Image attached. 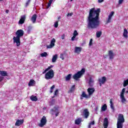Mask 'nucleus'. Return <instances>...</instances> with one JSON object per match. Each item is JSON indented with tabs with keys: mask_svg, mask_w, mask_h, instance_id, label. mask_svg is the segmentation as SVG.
<instances>
[{
	"mask_svg": "<svg viewBox=\"0 0 128 128\" xmlns=\"http://www.w3.org/2000/svg\"><path fill=\"white\" fill-rule=\"evenodd\" d=\"M66 56V54H60V58H62V60H64V56Z\"/></svg>",
	"mask_w": 128,
	"mask_h": 128,
	"instance_id": "e433bc0d",
	"label": "nucleus"
},
{
	"mask_svg": "<svg viewBox=\"0 0 128 128\" xmlns=\"http://www.w3.org/2000/svg\"><path fill=\"white\" fill-rule=\"evenodd\" d=\"M54 44H56V39L52 38L50 41V44L47 46V48H52L54 46Z\"/></svg>",
	"mask_w": 128,
	"mask_h": 128,
	"instance_id": "f8f14e48",
	"label": "nucleus"
},
{
	"mask_svg": "<svg viewBox=\"0 0 128 128\" xmlns=\"http://www.w3.org/2000/svg\"><path fill=\"white\" fill-rule=\"evenodd\" d=\"M123 36L124 38H128V32L126 28H124L123 32Z\"/></svg>",
	"mask_w": 128,
	"mask_h": 128,
	"instance_id": "a211bd4d",
	"label": "nucleus"
},
{
	"mask_svg": "<svg viewBox=\"0 0 128 128\" xmlns=\"http://www.w3.org/2000/svg\"><path fill=\"white\" fill-rule=\"evenodd\" d=\"M72 0H70V2H72Z\"/></svg>",
	"mask_w": 128,
	"mask_h": 128,
	"instance_id": "5fc2aeb1",
	"label": "nucleus"
},
{
	"mask_svg": "<svg viewBox=\"0 0 128 128\" xmlns=\"http://www.w3.org/2000/svg\"><path fill=\"white\" fill-rule=\"evenodd\" d=\"M124 122V118L122 114H120L118 118L117 128H122V124Z\"/></svg>",
	"mask_w": 128,
	"mask_h": 128,
	"instance_id": "20e7f679",
	"label": "nucleus"
},
{
	"mask_svg": "<svg viewBox=\"0 0 128 128\" xmlns=\"http://www.w3.org/2000/svg\"><path fill=\"white\" fill-rule=\"evenodd\" d=\"M72 16V13H68L67 14V16Z\"/></svg>",
	"mask_w": 128,
	"mask_h": 128,
	"instance_id": "de8ad7c7",
	"label": "nucleus"
},
{
	"mask_svg": "<svg viewBox=\"0 0 128 128\" xmlns=\"http://www.w3.org/2000/svg\"><path fill=\"white\" fill-rule=\"evenodd\" d=\"M124 2V0H118V4H122V2Z\"/></svg>",
	"mask_w": 128,
	"mask_h": 128,
	"instance_id": "79ce46f5",
	"label": "nucleus"
},
{
	"mask_svg": "<svg viewBox=\"0 0 128 128\" xmlns=\"http://www.w3.org/2000/svg\"><path fill=\"white\" fill-rule=\"evenodd\" d=\"M82 122V118H78L75 120V124H80Z\"/></svg>",
	"mask_w": 128,
	"mask_h": 128,
	"instance_id": "c85d7f7f",
	"label": "nucleus"
},
{
	"mask_svg": "<svg viewBox=\"0 0 128 128\" xmlns=\"http://www.w3.org/2000/svg\"><path fill=\"white\" fill-rule=\"evenodd\" d=\"M100 12V8L96 10L95 8H92L90 10L88 16V28H96L100 26V20H98Z\"/></svg>",
	"mask_w": 128,
	"mask_h": 128,
	"instance_id": "f257e3e1",
	"label": "nucleus"
},
{
	"mask_svg": "<svg viewBox=\"0 0 128 128\" xmlns=\"http://www.w3.org/2000/svg\"><path fill=\"white\" fill-rule=\"evenodd\" d=\"M24 32L22 30H18L16 32V36L13 38V42L14 44H16L17 46H20V38L24 36Z\"/></svg>",
	"mask_w": 128,
	"mask_h": 128,
	"instance_id": "f03ea898",
	"label": "nucleus"
},
{
	"mask_svg": "<svg viewBox=\"0 0 128 128\" xmlns=\"http://www.w3.org/2000/svg\"><path fill=\"white\" fill-rule=\"evenodd\" d=\"M36 17H37L36 14H34L32 16L31 18V20L33 24H34V22H36Z\"/></svg>",
	"mask_w": 128,
	"mask_h": 128,
	"instance_id": "b1692460",
	"label": "nucleus"
},
{
	"mask_svg": "<svg viewBox=\"0 0 128 128\" xmlns=\"http://www.w3.org/2000/svg\"><path fill=\"white\" fill-rule=\"evenodd\" d=\"M40 56H42V58H46V56H48V53L46 52H44L40 54Z\"/></svg>",
	"mask_w": 128,
	"mask_h": 128,
	"instance_id": "7c9ffc66",
	"label": "nucleus"
},
{
	"mask_svg": "<svg viewBox=\"0 0 128 128\" xmlns=\"http://www.w3.org/2000/svg\"><path fill=\"white\" fill-rule=\"evenodd\" d=\"M96 38H100V36H102V32H97L96 33Z\"/></svg>",
	"mask_w": 128,
	"mask_h": 128,
	"instance_id": "f704fd0d",
	"label": "nucleus"
},
{
	"mask_svg": "<svg viewBox=\"0 0 128 128\" xmlns=\"http://www.w3.org/2000/svg\"><path fill=\"white\" fill-rule=\"evenodd\" d=\"M58 109V107L54 108L51 111L52 114V116H58L60 114V110Z\"/></svg>",
	"mask_w": 128,
	"mask_h": 128,
	"instance_id": "0eeeda50",
	"label": "nucleus"
},
{
	"mask_svg": "<svg viewBox=\"0 0 128 128\" xmlns=\"http://www.w3.org/2000/svg\"><path fill=\"white\" fill-rule=\"evenodd\" d=\"M110 106L112 110H114V103H112V99H111L110 100Z\"/></svg>",
	"mask_w": 128,
	"mask_h": 128,
	"instance_id": "72a5a7b5",
	"label": "nucleus"
},
{
	"mask_svg": "<svg viewBox=\"0 0 128 128\" xmlns=\"http://www.w3.org/2000/svg\"><path fill=\"white\" fill-rule=\"evenodd\" d=\"M114 11L110 12V13L109 14L108 16V18L107 20V24H110V22H112V18L114 16Z\"/></svg>",
	"mask_w": 128,
	"mask_h": 128,
	"instance_id": "9b49d317",
	"label": "nucleus"
},
{
	"mask_svg": "<svg viewBox=\"0 0 128 128\" xmlns=\"http://www.w3.org/2000/svg\"><path fill=\"white\" fill-rule=\"evenodd\" d=\"M30 99L31 100H32V102H36V100H38V98H36V96H34V95L30 97Z\"/></svg>",
	"mask_w": 128,
	"mask_h": 128,
	"instance_id": "cd10ccee",
	"label": "nucleus"
},
{
	"mask_svg": "<svg viewBox=\"0 0 128 128\" xmlns=\"http://www.w3.org/2000/svg\"><path fill=\"white\" fill-rule=\"evenodd\" d=\"M104 2V0H98V2H99L100 4V2Z\"/></svg>",
	"mask_w": 128,
	"mask_h": 128,
	"instance_id": "8fccbe9b",
	"label": "nucleus"
},
{
	"mask_svg": "<svg viewBox=\"0 0 128 128\" xmlns=\"http://www.w3.org/2000/svg\"><path fill=\"white\" fill-rule=\"evenodd\" d=\"M106 56H106H106H104V58H106Z\"/></svg>",
	"mask_w": 128,
	"mask_h": 128,
	"instance_id": "864d4df0",
	"label": "nucleus"
},
{
	"mask_svg": "<svg viewBox=\"0 0 128 128\" xmlns=\"http://www.w3.org/2000/svg\"><path fill=\"white\" fill-rule=\"evenodd\" d=\"M94 88H88V94L89 96H91V94H94Z\"/></svg>",
	"mask_w": 128,
	"mask_h": 128,
	"instance_id": "4be33fe9",
	"label": "nucleus"
},
{
	"mask_svg": "<svg viewBox=\"0 0 128 128\" xmlns=\"http://www.w3.org/2000/svg\"><path fill=\"white\" fill-rule=\"evenodd\" d=\"M24 124V120H17L16 124H15V126H20L21 124Z\"/></svg>",
	"mask_w": 128,
	"mask_h": 128,
	"instance_id": "412c9836",
	"label": "nucleus"
},
{
	"mask_svg": "<svg viewBox=\"0 0 128 128\" xmlns=\"http://www.w3.org/2000/svg\"><path fill=\"white\" fill-rule=\"evenodd\" d=\"M128 86V78L124 80L123 82V86L126 88V86Z\"/></svg>",
	"mask_w": 128,
	"mask_h": 128,
	"instance_id": "c756f323",
	"label": "nucleus"
},
{
	"mask_svg": "<svg viewBox=\"0 0 128 128\" xmlns=\"http://www.w3.org/2000/svg\"><path fill=\"white\" fill-rule=\"evenodd\" d=\"M82 48L81 47H75L74 52L78 54H80L82 52Z\"/></svg>",
	"mask_w": 128,
	"mask_h": 128,
	"instance_id": "2eb2a0df",
	"label": "nucleus"
},
{
	"mask_svg": "<svg viewBox=\"0 0 128 128\" xmlns=\"http://www.w3.org/2000/svg\"><path fill=\"white\" fill-rule=\"evenodd\" d=\"M88 78H89L88 79L87 82L90 86H92L94 84V79H92V76H89Z\"/></svg>",
	"mask_w": 128,
	"mask_h": 128,
	"instance_id": "6e6552de",
	"label": "nucleus"
},
{
	"mask_svg": "<svg viewBox=\"0 0 128 128\" xmlns=\"http://www.w3.org/2000/svg\"><path fill=\"white\" fill-rule=\"evenodd\" d=\"M89 46H92V39H90V42H89Z\"/></svg>",
	"mask_w": 128,
	"mask_h": 128,
	"instance_id": "a19ab883",
	"label": "nucleus"
},
{
	"mask_svg": "<svg viewBox=\"0 0 128 128\" xmlns=\"http://www.w3.org/2000/svg\"><path fill=\"white\" fill-rule=\"evenodd\" d=\"M58 94V90H56L55 92H54V95L56 96Z\"/></svg>",
	"mask_w": 128,
	"mask_h": 128,
	"instance_id": "49530a36",
	"label": "nucleus"
},
{
	"mask_svg": "<svg viewBox=\"0 0 128 128\" xmlns=\"http://www.w3.org/2000/svg\"><path fill=\"white\" fill-rule=\"evenodd\" d=\"M78 36V31L76 30H74V32L73 33V36L71 40L72 41L74 40Z\"/></svg>",
	"mask_w": 128,
	"mask_h": 128,
	"instance_id": "6ab92c4d",
	"label": "nucleus"
},
{
	"mask_svg": "<svg viewBox=\"0 0 128 128\" xmlns=\"http://www.w3.org/2000/svg\"><path fill=\"white\" fill-rule=\"evenodd\" d=\"M54 85H53L51 88H50V92H52V90H54Z\"/></svg>",
	"mask_w": 128,
	"mask_h": 128,
	"instance_id": "37998d69",
	"label": "nucleus"
},
{
	"mask_svg": "<svg viewBox=\"0 0 128 128\" xmlns=\"http://www.w3.org/2000/svg\"><path fill=\"white\" fill-rule=\"evenodd\" d=\"M30 2V0H28L26 2V6H28Z\"/></svg>",
	"mask_w": 128,
	"mask_h": 128,
	"instance_id": "ea45409f",
	"label": "nucleus"
},
{
	"mask_svg": "<svg viewBox=\"0 0 128 128\" xmlns=\"http://www.w3.org/2000/svg\"><path fill=\"white\" fill-rule=\"evenodd\" d=\"M2 0H0V2H2Z\"/></svg>",
	"mask_w": 128,
	"mask_h": 128,
	"instance_id": "6e6d98bb",
	"label": "nucleus"
},
{
	"mask_svg": "<svg viewBox=\"0 0 128 128\" xmlns=\"http://www.w3.org/2000/svg\"><path fill=\"white\" fill-rule=\"evenodd\" d=\"M6 12L7 14H8V10H6Z\"/></svg>",
	"mask_w": 128,
	"mask_h": 128,
	"instance_id": "603ef678",
	"label": "nucleus"
},
{
	"mask_svg": "<svg viewBox=\"0 0 128 128\" xmlns=\"http://www.w3.org/2000/svg\"><path fill=\"white\" fill-rule=\"evenodd\" d=\"M85 72L86 70L84 68L82 69L80 71L78 72L73 76L72 78L74 80H78V79L82 78V76Z\"/></svg>",
	"mask_w": 128,
	"mask_h": 128,
	"instance_id": "39448f33",
	"label": "nucleus"
},
{
	"mask_svg": "<svg viewBox=\"0 0 128 128\" xmlns=\"http://www.w3.org/2000/svg\"><path fill=\"white\" fill-rule=\"evenodd\" d=\"M94 121H92V122H90L88 126V128H90L91 126H94Z\"/></svg>",
	"mask_w": 128,
	"mask_h": 128,
	"instance_id": "4c0bfd02",
	"label": "nucleus"
},
{
	"mask_svg": "<svg viewBox=\"0 0 128 128\" xmlns=\"http://www.w3.org/2000/svg\"><path fill=\"white\" fill-rule=\"evenodd\" d=\"M106 108H108V106H106V104H104L102 107V110L103 112H104V110H106Z\"/></svg>",
	"mask_w": 128,
	"mask_h": 128,
	"instance_id": "2f4dec72",
	"label": "nucleus"
},
{
	"mask_svg": "<svg viewBox=\"0 0 128 128\" xmlns=\"http://www.w3.org/2000/svg\"><path fill=\"white\" fill-rule=\"evenodd\" d=\"M56 60H58V54H56L52 56V62H56Z\"/></svg>",
	"mask_w": 128,
	"mask_h": 128,
	"instance_id": "bb28decb",
	"label": "nucleus"
},
{
	"mask_svg": "<svg viewBox=\"0 0 128 128\" xmlns=\"http://www.w3.org/2000/svg\"><path fill=\"white\" fill-rule=\"evenodd\" d=\"M108 56L110 60H114V54L112 50L108 51Z\"/></svg>",
	"mask_w": 128,
	"mask_h": 128,
	"instance_id": "4468645a",
	"label": "nucleus"
},
{
	"mask_svg": "<svg viewBox=\"0 0 128 128\" xmlns=\"http://www.w3.org/2000/svg\"><path fill=\"white\" fill-rule=\"evenodd\" d=\"M84 98H90V96L86 94V92H82L80 97L81 100H82Z\"/></svg>",
	"mask_w": 128,
	"mask_h": 128,
	"instance_id": "dca6fc26",
	"label": "nucleus"
},
{
	"mask_svg": "<svg viewBox=\"0 0 128 128\" xmlns=\"http://www.w3.org/2000/svg\"><path fill=\"white\" fill-rule=\"evenodd\" d=\"M52 0H49V3H50V4H52Z\"/></svg>",
	"mask_w": 128,
	"mask_h": 128,
	"instance_id": "3c124183",
	"label": "nucleus"
},
{
	"mask_svg": "<svg viewBox=\"0 0 128 128\" xmlns=\"http://www.w3.org/2000/svg\"><path fill=\"white\" fill-rule=\"evenodd\" d=\"M64 38H66V34H63L61 36V38H62V40H64Z\"/></svg>",
	"mask_w": 128,
	"mask_h": 128,
	"instance_id": "c03bdc74",
	"label": "nucleus"
},
{
	"mask_svg": "<svg viewBox=\"0 0 128 128\" xmlns=\"http://www.w3.org/2000/svg\"><path fill=\"white\" fill-rule=\"evenodd\" d=\"M54 28H58V22H55V23L54 24Z\"/></svg>",
	"mask_w": 128,
	"mask_h": 128,
	"instance_id": "58836bf2",
	"label": "nucleus"
},
{
	"mask_svg": "<svg viewBox=\"0 0 128 128\" xmlns=\"http://www.w3.org/2000/svg\"><path fill=\"white\" fill-rule=\"evenodd\" d=\"M99 84H100V86H102V84H104L106 82V77L103 76L98 79Z\"/></svg>",
	"mask_w": 128,
	"mask_h": 128,
	"instance_id": "9d476101",
	"label": "nucleus"
},
{
	"mask_svg": "<svg viewBox=\"0 0 128 128\" xmlns=\"http://www.w3.org/2000/svg\"><path fill=\"white\" fill-rule=\"evenodd\" d=\"M76 90V85H72L70 86V89L68 91V92L72 93L74 92Z\"/></svg>",
	"mask_w": 128,
	"mask_h": 128,
	"instance_id": "393cba45",
	"label": "nucleus"
},
{
	"mask_svg": "<svg viewBox=\"0 0 128 128\" xmlns=\"http://www.w3.org/2000/svg\"><path fill=\"white\" fill-rule=\"evenodd\" d=\"M0 74L2 76H8V73L6 71L0 70Z\"/></svg>",
	"mask_w": 128,
	"mask_h": 128,
	"instance_id": "a878e982",
	"label": "nucleus"
},
{
	"mask_svg": "<svg viewBox=\"0 0 128 128\" xmlns=\"http://www.w3.org/2000/svg\"><path fill=\"white\" fill-rule=\"evenodd\" d=\"M46 124V118L44 116L40 120V123L39 126L40 128H42L44 126H45Z\"/></svg>",
	"mask_w": 128,
	"mask_h": 128,
	"instance_id": "1a4fd4ad",
	"label": "nucleus"
},
{
	"mask_svg": "<svg viewBox=\"0 0 128 128\" xmlns=\"http://www.w3.org/2000/svg\"><path fill=\"white\" fill-rule=\"evenodd\" d=\"M53 66L52 65L48 66L43 72V74H46L48 72L45 74L46 80H52L54 76V72L51 69L52 68Z\"/></svg>",
	"mask_w": 128,
	"mask_h": 128,
	"instance_id": "7ed1b4c3",
	"label": "nucleus"
},
{
	"mask_svg": "<svg viewBox=\"0 0 128 128\" xmlns=\"http://www.w3.org/2000/svg\"><path fill=\"white\" fill-rule=\"evenodd\" d=\"M26 15H23L21 16V18L18 21V24H24V21L26 20Z\"/></svg>",
	"mask_w": 128,
	"mask_h": 128,
	"instance_id": "ddd939ff",
	"label": "nucleus"
},
{
	"mask_svg": "<svg viewBox=\"0 0 128 128\" xmlns=\"http://www.w3.org/2000/svg\"><path fill=\"white\" fill-rule=\"evenodd\" d=\"M126 92V88H123L120 92V98L122 102V104H124V102H126V100L124 98V93Z\"/></svg>",
	"mask_w": 128,
	"mask_h": 128,
	"instance_id": "423d86ee",
	"label": "nucleus"
},
{
	"mask_svg": "<svg viewBox=\"0 0 128 128\" xmlns=\"http://www.w3.org/2000/svg\"><path fill=\"white\" fill-rule=\"evenodd\" d=\"M72 78V74H69L66 77V80L68 81L70 80V78Z\"/></svg>",
	"mask_w": 128,
	"mask_h": 128,
	"instance_id": "473e14b6",
	"label": "nucleus"
},
{
	"mask_svg": "<svg viewBox=\"0 0 128 128\" xmlns=\"http://www.w3.org/2000/svg\"><path fill=\"white\" fill-rule=\"evenodd\" d=\"M32 26H29L27 30L28 34H30V32H32Z\"/></svg>",
	"mask_w": 128,
	"mask_h": 128,
	"instance_id": "c9c22d12",
	"label": "nucleus"
},
{
	"mask_svg": "<svg viewBox=\"0 0 128 128\" xmlns=\"http://www.w3.org/2000/svg\"><path fill=\"white\" fill-rule=\"evenodd\" d=\"M4 80V78L2 76H0V82H2Z\"/></svg>",
	"mask_w": 128,
	"mask_h": 128,
	"instance_id": "09e8293b",
	"label": "nucleus"
},
{
	"mask_svg": "<svg viewBox=\"0 0 128 128\" xmlns=\"http://www.w3.org/2000/svg\"><path fill=\"white\" fill-rule=\"evenodd\" d=\"M104 128H108V120L106 118L104 119Z\"/></svg>",
	"mask_w": 128,
	"mask_h": 128,
	"instance_id": "f3484780",
	"label": "nucleus"
},
{
	"mask_svg": "<svg viewBox=\"0 0 128 128\" xmlns=\"http://www.w3.org/2000/svg\"><path fill=\"white\" fill-rule=\"evenodd\" d=\"M83 114L86 118H88V116H90V112H88V109L84 110Z\"/></svg>",
	"mask_w": 128,
	"mask_h": 128,
	"instance_id": "aec40b11",
	"label": "nucleus"
},
{
	"mask_svg": "<svg viewBox=\"0 0 128 128\" xmlns=\"http://www.w3.org/2000/svg\"><path fill=\"white\" fill-rule=\"evenodd\" d=\"M34 84H36V81H34V80L32 79L30 80L29 83L28 84L29 86H34Z\"/></svg>",
	"mask_w": 128,
	"mask_h": 128,
	"instance_id": "5701e85b",
	"label": "nucleus"
},
{
	"mask_svg": "<svg viewBox=\"0 0 128 128\" xmlns=\"http://www.w3.org/2000/svg\"><path fill=\"white\" fill-rule=\"evenodd\" d=\"M50 6H52V4L48 2V5H47L46 8H50Z\"/></svg>",
	"mask_w": 128,
	"mask_h": 128,
	"instance_id": "a18cd8bd",
	"label": "nucleus"
}]
</instances>
